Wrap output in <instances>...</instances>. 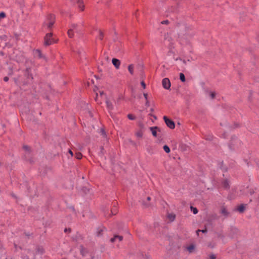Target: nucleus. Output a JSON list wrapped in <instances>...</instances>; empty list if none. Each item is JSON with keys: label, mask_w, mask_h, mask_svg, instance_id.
<instances>
[{"label": "nucleus", "mask_w": 259, "mask_h": 259, "mask_svg": "<svg viewBox=\"0 0 259 259\" xmlns=\"http://www.w3.org/2000/svg\"><path fill=\"white\" fill-rule=\"evenodd\" d=\"M103 33L102 32H101V31H99V35L98 36V38L100 39V40H102L103 38Z\"/></svg>", "instance_id": "obj_23"}, {"label": "nucleus", "mask_w": 259, "mask_h": 259, "mask_svg": "<svg viewBox=\"0 0 259 259\" xmlns=\"http://www.w3.org/2000/svg\"><path fill=\"white\" fill-rule=\"evenodd\" d=\"M66 231H67V230L66 229H65V232H66Z\"/></svg>", "instance_id": "obj_40"}, {"label": "nucleus", "mask_w": 259, "mask_h": 259, "mask_svg": "<svg viewBox=\"0 0 259 259\" xmlns=\"http://www.w3.org/2000/svg\"><path fill=\"white\" fill-rule=\"evenodd\" d=\"M77 5L78 8L80 9L81 11H83L84 10V5L82 0H78Z\"/></svg>", "instance_id": "obj_10"}, {"label": "nucleus", "mask_w": 259, "mask_h": 259, "mask_svg": "<svg viewBox=\"0 0 259 259\" xmlns=\"http://www.w3.org/2000/svg\"><path fill=\"white\" fill-rule=\"evenodd\" d=\"M162 84L163 87L166 90L169 89L171 85L170 82L168 78H164L163 79Z\"/></svg>", "instance_id": "obj_4"}, {"label": "nucleus", "mask_w": 259, "mask_h": 259, "mask_svg": "<svg viewBox=\"0 0 259 259\" xmlns=\"http://www.w3.org/2000/svg\"><path fill=\"white\" fill-rule=\"evenodd\" d=\"M55 23V16L53 15H49L44 22V27L51 28Z\"/></svg>", "instance_id": "obj_1"}, {"label": "nucleus", "mask_w": 259, "mask_h": 259, "mask_svg": "<svg viewBox=\"0 0 259 259\" xmlns=\"http://www.w3.org/2000/svg\"><path fill=\"white\" fill-rule=\"evenodd\" d=\"M167 218L170 221H173L175 219V215L173 213H169L168 214Z\"/></svg>", "instance_id": "obj_16"}, {"label": "nucleus", "mask_w": 259, "mask_h": 259, "mask_svg": "<svg viewBox=\"0 0 259 259\" xmlns=\"http://www.w3.org/2000/svg\"><path fill=\"white\" fill-rule=\"evenodd\" d=\"M122 240V237L121 236L119 235H115L113 238H112L110 239L111 242H115L117 240L118 241H121Z\"/></svg>", "instance_id": "obj_8"}, {"label": "nucleus", "mask_w": 259, "mask_h": 259, "mask_svg": "<svg viewBox=\"0 0 259 259\" xmlns=\"http://www.w3.org/2000/svg\"><path fill=\"white\" fill-rule=\"evenodd\" d=\"M191 209L194 214H196L198 213V210L196 208L191 206Z\"/></svg>", "instance_id": "obj_22"}, {"label": "nucleus", "mask_w": 259, "mask_h": 259, "mask_svg": "<svg viewBox=\"0 0 259 259\" xmlns=\"http://www.w3.org/2000/svg\"><path fill=\"white\" fill-rule=\"evenodd\" d=\"M100 94V95L101 96H103L104 95V92H103V91H99V93H96L97 96H98V94Z\"/></svg>", "instance_id": "obj_28"}, {"label": "nucleus", "mask_w": 259, "mask_h": 259, "mask_svg": "<svg viewBox=\"0 0 259 259\" xmlns=\"http://www.w3.org/2000/svg\"><path fill=\"white\" fill-rule=\"evenodd\" d=\"M150 129L154 137H157V133L160 132V129L156 126L151 127Z\"/></svg>", "instance_id": "obj_7"}, {"label": "nucleus", "mask_w": 259, "mask_h": 259, "mask_svg": "<svg viewBox=\"0 0 259 259\" xmlns=\"http://www.w3.org/2000/svg\"><path fill=\"white\" fill-rule=\"evenodd\" d=\"M143 95H144V97L145 100H148V95H147V93H144Z\"/></svg>", "instance_id": "obj_32"}, {"label": "nucleus", "mask_w": 259, "mask_h": 259, "mask_svg": "<svg viewBox=\"0 0 259 259\" xmlns=\"http://www.w3.org/2000/svg\"><path fill=\"white\" fill-rule=\"evenodd\" d=\"M75 157L78 159H80L82 157V154L80 153H76L75 154Z\"/></svg>", "instance_id": "obj_21"}, {"label": "nucleus", "mask_w": 259, "mask_h": 259, "mask_svg": "<svg viewBox=\"0 0 259 259\" xmlns=\"http://www.w3.org/2000/svg\"><path fill=\"white\" fill-rule=\"evenodd\" d=\"M134 69V65L133 64H130L128 67V70L131 74H133Z\"/></svg>", "instance_id": "obj_14"}, {"label": "nucleus", "mask_w": 259, "mask_h": 259, "mask_svg": "<svg viewBox=\"0 0 259 259\" xmlns=\"http://www.w3.org/2000/svg\"><path fill=\"white\" fill-rule=\"evenodd\" d=\"M23 148L25 150L28 151L29 150V147L28 146H24Z\"/></svg>", "instance_id": "obj_30"}, {"label": "nucleus", "mask_w": 259, "mask_h": 259, "mask_svg": "<svg viewBox=\"0 0 259 259\" xmlns=\"http://www.w3.org/2000/svg\"><path fill=\"white\" fill-rule=\"evenodd\" d=\"M223 185L225 188H226V189L228 188L229 186V182L227 180L224 181L223 183Z\"/></svg>", "instance_id": "obj_18"}, {"label": "nucleus", "mask_w": 259, "mask_h": 259, "mask_svg": "<svg viewBox=\"0 0 259 259\" xmlns=\"http://www.w3.org/2000/svg\"><path fill=\"white\" fill-rule=\"evenodd\" d=\"M127 117L130 120H134L135 119V116H133L132 114H128Z\"/></svg>", "instance_id": "obj_24"}, {"label": "nucleus", "mask_w": 259, "mask_h": 259, "mask_svg": "<svg viewBox=\"0 0 259 259\" xmlns=\"http://www.w3.org/2000/svg\"><path fill=\"white\" fill-rule=\"evenodd\" d=\"M106 105H107V108L109 110H111L113 109V106L112 103L108 100L106 101Z\"/></svg>", "instance_id": "obj_12"}, {"label": "nucleus", "mask_w": 259, "mask_h": 259, "mask_svg": "<svg viewBox=\"0 0 259 259\" xmlns=\"http://www.w3.org/2000/svg\"><path fill=\"white\" fill-rule=\"evenodd\" d=\"M143 134V132L141 130H140L136 133V135L138 138H142Z\"/></svg>", "instance_id": "obj_17"}, {"label": "nucleus", "mask_w": 259, "mask_h": 259, "mask_svg": "<svg viewBox=\"0 0 259 259\" xmlns=\"http://www.w3.org/2000/svg\"><path fill=\"white\" fill-rule=\"evenodd\" d=\"M210 259H215V256L214 254H212L210 255Z\"/></svg>", "instance_id": "obj_34"}, {"label": "nucleus", "mask_w": 259, "mask_h": 259, "mask_svg": "<svg viewBox=\"0 0 259 259\" xmlns=\"http://www.w3.org/2000/svg\"><path fill=\"white\" fill-rule=\"evenodd\" d=\"M53 34L49 33L46 34L45 37V45H51L56 42V40L53 38Z\"/></svg>", "instance_id": "obj_2"}, {"label": "nucleus", "mask_w": 259, "mask_h": 259, "mask_svg": "<svg viewBox=\"0 0 259 259\" xmlns=\"http://www.w3.org/2000/svg\"><path fill=\"white\" fill-rule=\"evenodd\" d=\"M202 232L203 233H206L207 232V229H205L204 230H198L197 231V234H198V232Z\"/></svg>", "instance_id": "obj_29"}, {"label": "nucleus", "mask_w": 259, "mask_h": 259, "mask_svg": "<svg viewBox=\"0 0 259 259\" xmlns=\"http://www.w3.org/2000/svg\"><path fill=\"white\" fill-rule=\"evenodd\" d=\"M209 95L211 99H213L215 96V93L214 92H211L210 93Z\"/></svg>", "instance_id": "obj_25"}, {"label": "nucleus", "mask_w": 259, "mask_h": 259, "mask_svg": "<svg viewBox=\"0 0 259 259\" xmlns=\"http://www.w3.org/2000/svg\"><path fill=\"white\" fill-rule=\"evenodd\" d=\"M163 119L166 124V125L171 129H174L175 127V124L174 122L168 118L166 116L163 117Z\"/></svg>", "instance_id": "obj_3"}, {"label": "nucleus", "mask_w": 259, "mask_h": 259, "mask_svg": "<svg viewBox=\"0 0 259 259\" xmlns=\"http://www.w3.org/2000/svg\"><path fill=\"white\" fill-rule=\"evenodd\" d=\"M147 199L148 201H149L151 199V198L150 197H148Z\"/></svg>", "instance_id": "obj_37"}, {"label": "nucleus", "mask_w": 259, "mask_h": 259, "mask_svg": "<svg viewBox=\"0 0 259 259\" xmlns=\"http://www.w3.org/2000/svg\"><path fill=\"white\" fill-rule=\"evenodd\" d=\"M180 78L182 82L185 81V76L183 73L180 74Z\"/></svg>", "instance_id": "obj_20"}, {"label": "nucleus", "mask_w": 259, "mask_h": 259, "mask_svg": "<svg viewBox=\"0 0 259 259\" xmlns=\"http://www.w3.org/2000/svg\"><path fill=\"white\" fill-rule=\"evenodd\" d=\"M221 211V213L224 215L227 216L228 214V212L225 207H222Z\"/></svg>", "instance_id": "obj_15"}, {"label": "nucleus", "mask_w": 259, "mask_h": 259, "mask_svg": "<svg viewBox=\"0 0 259 259\" xmlns=\"http://www.w3.org/2000/svg\"><path fill=\"white\" fill-rule=\"evenodd\" d=\"M34 56L36 58H42V54L40 52V51L38 50H36L34 51Z\"/></svg>", "instance_id": "obj_9"}, {"label": "nucleus", "mask_w": 259, "mask_h": 259, "mask_svg": "<svg viewBox=\"0 0 259 259\" xmlns=\"http://www.w3.org/2000/svg\"><path fill=\"white\" fill-rule=\"evenodd\" d=\"M8 80H9V77H7V76H6V77H5L4 78V80L5 81H8Z\"/></svg>", "instance_id": "obj_35"}, {"label": "nucleus", "mask_w": 259, "mask_h": 259, "mask_svg": "<svg viewBox=\"0 0 259 259\" xmlns=\"http://www.w3.org/2000/svg\"><path fill=\"white\" fill-rule=\"evenodd\" d=\"M161 23L162 24H165V25H167L169 24V21L168 20H164V21H162L161 22Z\"/></svg>", "instance_id": "obj_26"}, {"label": "nucleus", "mask_w": 259, "mask_h": 259, "mask_svg": "<svg viewBox=\"0 0 259 259\" xmlns=\"http://www.w3.org/2000/svg\"><path fill=\"white\" fill-rule=\"evenodd\" d=\"M112 214H116V211H115V212H113L112 211Z\"/></svg>", "instance_id": "obj_39"}, {"label": "nucleus", "mask_w": 259, "mask_h": 259, "mask_svg": "<svg viewBox=\"0 0 259 259\" xmlns=\"http://www.w3.org/2000/svg\"><path fill=\"white\" fill-rule=\"evenodd\" d=\"M146 101L145 105H146V106L149 107V105H150L149 102V101L148 100H147Z\"/></svg>", "instance_id": "obj_33"}, {"label": "nucleus", "mask_w": 259, "mask_h": 259, "mask_svg": "<svg viewBox=\"0 0 259 259\" xmlns=\"http://www.w3.org/2000/svg\"><path fill=\"white\" fill-rule=\"evenodd\" d=\"M76 25L75 24H71L70 29L68 31V35L69 37L73 36V31L75 30Z\"/></svg>", "instance_id": "obj_5"}, {"label": "nucleus", "mask_w": 259, "mask_h": 259, "mask_svg": "<svg viewBox=\"0 0 259 259\" xmlns=\"http://www.w3.org/2000/svg\"><path fill=\"white\" fill-rule=\"evenodd\" d=\"M68 152L71 155V156H73V154L72 151L71 150H69Z\"/></svg>", "instance_id": "obj_36"}, {"label": "nucleus", "mask_w": 259, "mask_h": 259, "mask_svg": "<svg viewBox=\"0 0 259 259\" xmlns=\"http://www.w3.org/2000/svg\"><path fill=\"white\" fill-rule=\"evenodd\" d=\"M37 252L39 254H42L44 252V249L42 248H38Z\"/></svg>", "instance_id": "obj_27"}, {"label": "nucleus", "mask_w": 259, "mask_h": 259, "mask_svg": "<svg viewBox=\"0 0 259 259\" xmlns=\"http://www.w3.org/2000/svg\"><path fill=\"white\" fill-rule=\"evenodd\" d=\"M141 83L142 86L143 87V88L145 89L146 88L145 83L144 81H142Z\"/></svg>", "instance_id": "obj_31"}, {"label": "nucleus", "mask_w": 259, "mask_h": 259, "mask_svg": "<svg viewBox=\"0 0 259 259\" xmlns=\"http://www.w3.org/2000/svg\"><path fill=\"white\" fill-rule=\"evenodd\" d=\"M112 63L116 69H119L120 65V61L116 58H113Z\"/></svg>", "instance_id": "obj_6"}, {"label": "nucleus", "mask_w": 259, "mask_h": 259, "mask_svg": "<svg viewBox=\"0 0 259 259\" xmlns=\"http://www.w3.org/2000/svg\"><path fill=\"white\" fill-rule=\"evenodd\" d=\"M195 249V246L194 244H191L187 247V249L189 253H192Z\"/></svg>", "instance_id": "obj_11"}, {"label": "nucleus", "mask_w": 259, "mask_h": 259, "mask_svg": "<svg viewBox=\"0 0 259 259\" xmlns=\"http://www.w3.org/2000/svg\"><path fill=\"white\" fill-rule=\"evenodd\" d=\"M245 209V207L243 205H240L236 208V210L240 212H242Z\"/></svg>", "instance_id": "obj_13"}, {"label": "nucleus", "mask_w": 259, "mask_h": 259, "mask_svg": "<svg viewBox=\"0 0 259 259\" xmlns=\"http://www.w3.org/2000/svg\"><path fill=\"white\" fill-rule=\"evenodd\" d=\"M102 231V230H101L100 231H99L98 232V235H100L101 234V232Z\"/></svg>", "instance_id": "obj_38"}, {"label": "nucleus", "mask_w": 259, "mask_h": 259, "mask_svg": "<svg viewBox=\"0 0 259 259\" xmlns=\"http://www.w3.org/2000/svg\"><path fill=\"white\" fill-rule=\"evenodd\" d=\"M163 150H164V151L167 153H168L170 152V149L169 148V147L167 145H164L163 146Z\"/></svg>", "instance_id": "obj_19"}]
</instances>
